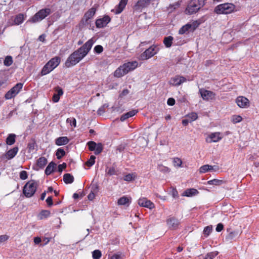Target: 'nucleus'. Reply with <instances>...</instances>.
I'll list each match as a JSON object with an SVG mask.
<instances>
[{"mask_svg": "<svg viewBox=\"0 0 259 259\" xmlns=\"http://www.w3.org/2000/svg\"><path fill=\"white\" fill-rule=\"evenodd\" d=\"M235 102L238 107L241 108H246L250 105L249 100L244 96L238 97L235 100Z\"/></svg>", "mask_w": 259, "mask_h": 259, "instance_id": "obj_11", "label": "nucleus"}, {"mask_svg": "<svg viewBox=\"0 0 259 259\" xmlns=\"http://www.w3.org/2000/svg\"><path fill=\"white\" fill-rule=\"evenodd\" d=\"M130 92L127 89H124L119 95V97L122 98L129 94Z\"/></svg>", "mask_w": 259, "mask_h": 259, "instance_id": "obj_60", "label": "nucleus"}, {"mask_svg": "<svg viewBox=\"0 0 259 259\" xmlns=\"http://www.w3.org/2000/svg\"><path fill=\"white\" fill-rule=\"evenodd\" d=\"M138 204L140 206L152 209L154 207V204L151 201L147 200L146 198L139 199Z\"/></svg>", "mask_w": 259, "mask_h": 259, "instance_id": "obj_18", "label": "nucleus"}, {"mask_svg": "<svg viewBox=\"0 0 259 259\" xmlns=\"http://www.w3.org/2000/svg\"><path fill=\"white\" fill-rule=\"evenodd\" d=\"M23 87V83L21 82L17 83L16 85H15L13 88L12 89L17 93V94H18L20 91L22 89V88Z\"/></svg>", "mask_w": 259, "mask_h": 259, "instance_id": "obj_44", "label": "nucleus"}, {"mask_svg": "<svg viewBox=\"0 0 259 259\" xmlns=\"http://www.w3.org/2000/svg\"><path fill=\"white\" fill-rule=\"evenodd\" d=\"M66 154L64 150L62 148H58L56 151V156L58 159H61Z\"/></svg>", "mask_w": 259, "mask_h": 259, "instance_id": "obj_37", "label": "nucleus"}, {"mask_svg": "<svg viewBox=\"0 0 259 259\" xmlns=\"http://www.w3.org/2000/svg\"><path fill=\"white\" fill-rule=\"evenodd\" d=\"M129 202L130 200L126 196L121 197L118 200L117 202L118 205H126V204L129 203Z\"/></svg>", "mask_w": 259, "mask_h": 259, "instance_id": "obj_41", "label": "nucleus"}, {"mask_svg": "<svg viewBox=\"0 0 259 259\" xmlns=\"http://www.w3.org/2000/svg\"><path fill=\"white\" fill-rule=\"evenodd\" d=\"M18 150L19 149L18 147H15L8 150L6 154L7 158L11 159L14 158L18 153Z\"/></svg>", "mask_w": 259, "mask_h": 259, "instance_id": "obj_23", "label": "nucleus"}, {"mask_svg": "<svg viewBox=\"0 0 259 259\" xmlns=\"http://www.w3.org/2000/svg\"><path fill=\"white\" fill-rule=\"evenodd\" d=\"M105 107H107V106H106V105H103L101 107L99 108V109L97 111V113L99 115H102L105 112Z\"/></svg>", "mask_w": 259, "mask_h": 259, "instance_id": "obj_57", "label": "nucleus"}, {"mask_svg": "<svg viewBox=\"0 0 259 259\" xmlns=\"http://www.w3.org/2000/svg\"><path fill=\"white\" fill-rule=\"evenodd\" d=\"M174 163L175 165L178 166H181L182 164V161L181 159L179 158L176 157L174 158L173 160Z\"/></svg>", "mask_w": 259, "mask_h": 259, "instance_id": "obj_53", "label": "nucleus"}, {"mask_svg": "<svg viewBox=\"0 0 259 259\" xmlns=\"http://www.w3.org/2000/svg\"><path fill=\"white\" fill-rule=\"evenodd\" d=\"M138 113L137 110H132L127 113H125L120 117V120L124 121L130 117H133Z\"/></svg>", "mask_w": 259, "mask_h": 259, "instance_id": "obj_24", "label": "nucleus"}, {"mask_svg": "<svg viewBox=\"0 0 259 259\" xmlns=\"http://www.w3.org/2000/svg\"><path fill=\"white\" fill-rule=\"evenodd\" d=\"M158 51L157 47L155 45H152L141 54V57L143 60L148 59L156 54Z\"/></svg>", "mask_w": 259, "mask_h": 259, "instance_id": "obj_8", "label": "nucleus"}, {"mask_svg": "<svg viewBox=\"0 0 259 259\" xmlns=\"http://www.w3.org/2000/svg\"><path fill=\"white\" fill-rule=\"evenodd\" d=\"M206 0H191L188 5L186 14L191 15L198 12L205 4Z\"/></svg>", "mask_w": 259, "mask_h": 259, "instance_id": "obj_3", "label": "nucleus"}, {"mask_svg": "<svg viewBox=\"0 0 259 259\" xmlns=\"http://www.w3.org/2000/svg\"><path fill=\"white\" fill-rule=\"evenodd\" d=\"M213 169V166L208 164L201 166L199 168L200 173H205Z\"/></svg>", "mask_w": 259, "mask_h": 259, "instance_id": "obj_36", "label": "nucleus"}, {"mask_svg": "<svg viewBox=\"0 0 259 259\" xmlns=\"http://www.w3.org/2000/svg\"><path fill=\"white\" fill-rule=\"evenodd\" d=\"M224 229V225L222 223H219L217 225L216 227V231L220 232Z\"/></svg>", "mask_w": 259, "mask_h": 259, "instance_id": "obj_62", "label": "nucleus"}, {"mask_svg": "<svg viewBox=\"0 0 259 259\" xmlns=\"http://www.w3.org/2000/svg\"><path fill=\"white\" fill-rule=\"evenodd\" d=\"M176 103L175 100L172 98H169L168 99L167 104L169 106H173Z\"/></svg>", "mask_w": 259, "mask_h": 259, "instance_id": "obj_61", "label": "nucleus"}, {"mask_svg": "<svg viewBox=\"0 0 259 259\" xmlns=\"http://www.w3.org/2000/svg\"><path fill=\"white\" fill-rule=\"evenodd\" d=\"M67 123H69L71 126H76V120L74 117L68 118L66 120Z\"/></svg>", "mask_w": 259, "mask_h": 259, "instance_id": "obj_50", "label": "nucleus"}, {"mask_svg": "<svg viewBox=\"0 0 259 259\" xmlns=\"http://www.w3.org/2000/svg\"><path fill=\"white\" fill-rule=\"evenodd\" d=\"M61 58L58 56H56L51 60H50L47 63V66H50L52 67L54 69L56 68L60 63Z\"/></svg>", "mask_w": 259, "mask_h": 259, "instance_id": "obj_19", "label": "nucleus"}, {"mask_svg": "<svg viewBox=\"0 0 259 259\" xmlns=\"http://www.w3.org/2000/svg\"><path fill=\"white\" fill-rule=\"evenodd\" d=\"M167 226L170 229L176 230L180 224V220L175 217L169 216L166 220Z\"/></svg>", "mask_w": 259, "mask_h": 259, "instance_id": "obj_10", "label": "nucleus"}, {"mask_svg": "<svg viewBox=\"0 0 259 259\" xmlns=\"http://www.w3.org/2000/svg\"><path fill=\"white\" fill-rule=\"evenodd\" d=\"M9 237L7 235H3L0 236V244L7 241Z\"/></svg>", "mask_w": 259, "mask_h": 259, "instance_id": "obj_56", "label": "nucleus"}, {"mask_svg": "<svg viewBox=\"0 0 259 259\" xmlns=\"http://www.w3.org/2000/svg\"><path fill=\"white\" fill-rule=\"evenodd\" d=\"M196 22L193 23V24L188 23L182 26L179 30V33L180 34H184L189 30H194L198 25L196 24Z\"/></svg>", "mask_w": 259, "mask_h": 259, "instance_id": "obj_16", "label": "nucleus"}, {"mask_svg": "<svg viewBox=\"0 0 259 259\" xmlns=\"http://www.w3.org/2000/svg\"><path fill=\"white\" fill-rule=\"evenodd\" d=\"M225 182L221 180L213 179L207 181V183L208 185H213L215 186H220L225 183Z\"/></svg>", "mask_w": 259, "mask_h": 259, "instance_id": "obj_38", "label": "nucleus"}, {"mask_svg": "<svg viewBox=\"0 0 259 259\" xmlns=\"http://www.w3.org/2000/svg\"><path fill=\"white\" fill-rule=\"evenodd\" d=\"M150 1L151 0H139L134 5V9L137 11H142L150 5Z\"/></svg>", "mask_w": 259, "mask_h": 259, "instance_id": "obj_14", "label": "nucleus"}, {"mask_svg": "<svg viewBox=\"0 0 259 259\" xmlns=\"http://www.w3.org/2000/svg\"><path fill=\"white\" fill-rule=\"evenodd\" d=\"M187 117L191 122L196 120L198 118V115L195 112H191L187 115Z\"/></svg>", "mask_w": 259, "mask_h": 259, "instance_id": "obj_42", "label": "nucleus"}, {"mask_svg": "<svg viewBox=\"0 0 259 259\" xmlns=\"http://www.w3.org/2000/svg\"><path fill=\"white\" fill-rule=\"evenodd\" d=\"M93 44L94 41L91 38L77 50L73 52L65 61V66L69 68L77 64L88 54Z\"/></svg>", "mask_w": 259, "mask_h": 259, "instance_id": "obj_1", "label": "nucleus"}, {"mask_svg": "<svg viewBox=\"0 0 259 259\" xmlns=\"http://www.w3.org/2000/svg\"><path fill=\"white\" fill-rule=\"evenodd\" d=\"M186 78L185 77L176 75L170 79L169 83L174 86H179L182 83L186 81Z\"/></svg>", "mask_w": 259, "mask_h": 259, "instance_id": "obj_17", "label": "nucleus"}, {"mask_svg": "<svg viewBox=\"0 0 259 259\" xmlns=\"http://www.w3.org/2000/svg\"><path fill=\"white\" fill-rule=\"evenodd\" d=\"M60 98V96H59V95H57L56 94H54L53 96V98H52V101L54 103H57V102H58L59 101Z\"/></svg>", "mask_w": 259, "mask_h": 259, "instance_id": "obj_63", "label": "nucleus"}, {"mask_svg": "<svg viewBox=\"0 0 259 259\" xmlns=\"http://www.w3.org/2000/svg\"><path fill=\"white\" fill-rule=\"evenodd\" d=\"M91 192L88 195V198L89 200H92L94 199L95 197V194L94 192H97L98 186L97 185L93 186L92 188Z\"/></svg>", "mask_w": 259, "mask_h": 259, "instance_id": "obj_40", "label": "nucleus"}, {"mask_svg": "<svg viewBox=\"0 0 259 259\" xmlns=\"http://www.w3.org/2000/svg\"><path fill=\"white\" fill-rule=\"evenodd\" d=\"M54 69L50 66H47V63L43 67L41 71V75H45L51 72Z\"/></svg>", "mask_w": 259, "mask_h": 259, "instance_id": "obj_35", "label": "nucleus"}, {"mask_svg": "<svg viewBox=\"0 0 259 259\" xmlns=\"http://www.w3.org/2000/svg\"><path fill=\"white\" fill-rule=\"evenodd\" d=\"M111 21V18L108 15L104 16L103 18L98 19L96 21V26L98 28L105 27Z\"/></svg>", "mask_w": 259, "mask_h": 259, "instance_id": "obj_13", "label": "nucleus"}, {"mask_svg": "<svg viewBox=\"0 0 259 259\" xmlns=\"http://www.w3.org/2000/svg\"><path fill=\"white\" fill-rule=\"evenodd\" d=\"M55 91L57 93L56 94L59 95V96H61L63 94V90L58 86L55 88Z\"/></svg>", "mask_w": 259, "mask_h": 259, "instance_id": "obj_54", "label": "nucleus"}, {"mask_svg": "<svg viewBox=\"0 0 259 259\" xmlns=\"http://www.w3.org/2000/svg\"><path fill=\"white\" fill-rule=\"evenodd\" d=\"M136 176L135 174H128L124 177L123 180L128 182L132 181L135 180Z\"/></svg>", "mask_w": 259, "mask_h": 259, "instance_id": "obj_46", "label": "nucleus"}, {"mask_svg": "<svg viewBox=\"0 0 259 259\" xmlns=\"http://www.w3.org/2000/svg\"><path fill=\"white\" fill-rule=\"evenodd\" d=\"M20 178L22 180H26L28 178V174L26 171L25 170H22L20 172Z\"/></svg>", "mask_w": 259, "mask_h": 259, "instance_id": "obj_52", "label": "nucleus"}, {"mask_svg": "<svg viewBox=\"0 0 259 259\" xmlns=\"http://www.w3.org/2000/svg\"><path fill=\"white\" fill-rule=\"evenodd\" d=\"M242 120V118L241 116L235 115L232 116L231 121L234 123H236L241 122Z\"/></svg>", "mask_w": 259, "mask_h": 259, "instance_id": "obj_49", "label": "nucleus"}, {"mask_svg": "<svg viewBox=\"0 0 259 259\" xmlns=\"http://www.w3.org/2000/svg\"><path fill=\"white\" fill-rule=\"evenodd\" d=\"M199 91L201 97L204 100L208 101L213 99L215 98V94L212 91L204 89H200Z\"/></svg>", "mask_w": 259, "mask_h": 259, "instance_id": "obj_12", "label": "nucleus"}, {"mask_svg": "<svg viewBox=\"0 0 259 259\" xmlns=\"http://www.w3.org/2000/svg\"><path fill=\"white\" fill-rule=\"evenodd\" d=\"M54 69L50 66H47V63L43 67L41 71V75H45L51 72Z\"/></svg>", "mask_w": 259, "mask_h": 259, "instance_id": "obj_34", "label": "nucleus"}, {"mask_svg": "<svg viewBox=\"0 0 259 259\" xmlns=\"http://www.w3.org/2000/svg\"><path fill=\"white\" fill-rule=\"evenodd\" d=\"M89 150L91 151H95V155L100 154L103 150V146L101 143L97 144L94 141H89L87 143Z\"/></svg>", "mask_w": 259, "mask_h": 259, "instance_id": "obj_7", "label": "nucleus"}, {"mask_svg": "<svg viewBox=\"0 0 259 259\" xmlns=\"http://www.w3.org/2000/svg\"><path fill=\"white\" fill-rule=\"evenodd\" d=\"M102 253L100 250H95L92 252V257L93 259H99L101 257Z\"/></svg>", "mask_w": 259, "mask_h": 259, "instance_id": "obj_48", "label": "nucleus"}, {"mask_svg": "<svg viewBox=\"0 0 259 259\" xmlns=\"http://www.w3.org/2000/svg\"><path fill=\"white\" fill-rule=\"evenodd\" d=\"M236 6L232 3H224L216 6L214 12L217 14H229L234 12Z\"/></svg>", "mask_w": 259, "mask_h": 259, "instance_id": "obj_4", "label": "nucleus"}, {"mask_svg": "<svg viewBox=\"0 0 259 259\" xmlns=\"http://www.w3.org/2000/svg\"><path fill=\"white\" fill-rule=\"evenodd\" d=\"M222 136L220 132L211 133L206 138V141L207 143L218 142L222 139Z\"/></svg>", "mask_w": 259, "mask_h": 259, "instance_id": "obj_15", "label": "nucleus"}, {"mask_svg": "<svg viewBox=\"0 0 259 259\" xmlns=\"http://www.w3.org/2000/svg\"><path fill=\"white\" fill-rule=\"evenodd\" d=\"M69 139L67 137H60L55 140V144L57 146L65 145L68 143Z\"/></svg>", "mask_w": 259, "mask_h": 259, "instance_id": "obj_22", "label": "nucleus"}, {"mask_svg": "<svg viewBox=\"0 0 259 259\" xmlns=\"http://www.w3.org/2000/svg\"><path fill=\"white\" fill-rule=\"evenodd\" d=\"M17 95V93L15 92L12 88L6 93L5 95V98L6 100H10L14 98Z\"/></svg>", "mask_w": 259, "mask_h": 259, "instance_id": "obj_32", "label": "nucleus"}, {"mask_svg": "<svg viewBox=\"0 0 259 259\" xmlns=\"http://www.w3.org/2000/svg\"><path fill=\"white\" fill-rule=\"evenodd\" d=\"M96 10V8L92 7L86 12L80 21V24L82 25H88L89 20L92 19L95 15Z\"/></svg>", "mask_w": 259, "mask_h": 259, "instance_id": "obj_9", "label": "nucleus"}, {"mask_svg": "<svg viewBox=\"0 0 259 259\" xmlns=\"http://www.w3.org/2000/svg\"><path fill=\"white\" fill-rule=\"evenodd\" d=\"M74 177L70 174L67 173L64 175L63 176V181L66 184H71L74 181Z\"/></svg>", "mask_w": 259, "mask_h": 259, "instance_id": "obj_29", "label": "nucleus"}, {"mask_svg": "<svg viewBox=\"0 0 259 259\" xmlns=\"http://www.w3.org/2000/svg\"><path fill=\"white\" fill-rule=\"evenodd\" d=\"M51 215V212L48 210H42L38 214L37 218L39 220L46 219Z\"/></svg>", "mask_w": 259, "mask_h": 259, "instance_id": "obj_28", "label": "nucleus"}, {"mask_svg": "<svg viewBox=\"0 0 259 259\" xmlns=\"http://www.w3.org/2000/svg\"><path fill=\"white\" fill-rule=\"evenodd\" d=\"M127 2L128 0H120L119 4L116 7L115 13L116 14H120L122 12L126 5Z\"/></svg>", "mask_w": 259, "mask_h": 259, "instance_id": "obj_21", "label": "nucleus"}, {"mask_svg": "<svg viewBox=\"0 0 259 259\" xmlns=\"http://www.w3.org/2000/svg\"><path fill=\"white\" fill-rule=\"evenodd\" d=\"M47 159L45 157H39L36 161V165L39 168H43L47 164Z\"/></svg>", "mask_w": 259, "mask_h": 259, "instance_id": "obj_25", "label": "nucleus"}, {"mask_svg": "<svg viewBox=\"0 0 259 259\" xmlns=\"http://www.w3.org/2000/svg\"><path fill=\"white\" fill-rule=\"evenodd\" d=\"M46 201L49 207H51L53 205V198L52 196L48 197Z\"/></svg>", "mask_w": 259, "mask_h": 259, "instance_id": "obj_58", "label": "nucleus"}, {"mask_svg": "<svg viewBox=\"0 0 259 259\" xmlns=\"http://www.w3.org/2000/svg\"><path fill=\"white\" fill-rule=\"evenodd\" d=\"M118 171L116 170L114 166L110 167L106 169V172L108 175H117Z\"/></svg>", "mask_w": 259, "mask_h": 259, "instance_id": "obj_39", "label": "nucleus"}, {"mask_svg": "<svg viewBox=\"0 0 259 259\" xmlns=\"http://www.w3.org/2000/svg\"><path fill=\"white\" fill-rule=\"evenodd\" d=\"M13 62V58L11 56H7L4 61V64L6 66H11Z\"/></svg>", "mask_w": 259, "mask_h": 259, "instance_id": "obj_43", "label": "nucleus"}, {"mask_svg": "<svg viewBox=\"0 0 259 259\" xmlns=\"http://www.w3.org/2000/svg\"><path fill=\"white\" fill-rule=\"evenodd\" d=\"M172 196L174 198H178L179 197L178 192L176 189H173L171 191Z\"/></svg>", "mask_w": 259, "mask_h": 259, "instance_id": "obj_64", "label": "nucleus"}, {"mask_svg": "<svg viewBox=\"0 0 259 259\" xmlns=\"http://www.w3.org/2000/svg\"><path fill=\"white\" fill-rule=\"evenodd\" d=\"M198 191L194 188L187 189L186 190L183 195L187 197H191L198 194Z\"/></svg>", "mask_w": 259, "mask_h": 259, "instance_id": "obj_26", "label": "nucleus"}, {"mask_svg": "<svg viewBox=\"0 0 259 259\" xmlns=\"http://www.w3.org/2000/svg\"><path fill=\"white\" fill-rule=\"evenodd\" d=\"M56 164L53 162H51L47 166L45 170V174L47 176L50 175L54 171Z\"/></svg>", "mask_w": 259, "mask_h": 259, "instance_id": "obj_27", "label": "nucleus"}, {"mask_svg": "<svg viewBox=\"0 0 259 259\" xmlns=\"http://www.w3.org/2000/svg\"><path fill=\"white\" fill-rule=\"evenodd\" d=\"M181 3V2H177L172 4H170L167 8V10L170 13L174 12L175 10L177 9L180 7Z\"/></svg>", "mask_w": 259, "mask_h": 259, "instance_id": "obj_33", "label": "nucleus"}, {"mask_svg": "<svg viewBox=\"0 0 259 259\" xmlns=\"http://www.w3.org/2000/svg\"><path fill=\"white\" fill-rule=\"evenodd\" d=\"M51 13V10L50 8L41 9L30 18L29 21L33 23L39 22L46 18Z\"/></svg>", "mask_w": 259, "mask_h": 259, "instance_id": "obj_6", "label": "nucleus"}, {"mask_svg": "<svg viewBox=\"0 0 259 259\" xmlns=\"http://www.w3.org/2000/svg\"><path fill=\"white\" fill-rule=\"evenodd\" d=\"M216 255L213 252H209L205 255L204 259H213Z\"/></svg>", "mask_w": 259, "mask_h": 259, "instance_id": "obj_59", "label": "nucleus"}, {"mask_svg": "<svg viewBox=\"0 0 259 259\" xmlns=\"http://www.w3.org/2000/svg\"><path fill=\"white\" fill-rule=\"evenodd\" d=\"M137 61L128 62L118 67L114 72V75L116 77H121L127 74L129 71L133 70L138 67Z\"/></svg>", "mask_w": 259, "mask_h": 259, "instance_id": "obj_2", "label": "nucleus"}, {"mask_svg": "<svg viewBox=\"0 0 259 259\" xmlns=\"http://www.w3.org/2000/svg\"><path fill=\"white\" fill-rule=\"evenodd\" d=\"M174 38L171 36L165 37L163 40V44L166 48H170L172 44Z\"/></svg>", "mask_w": 259, "mask_h": 259, "instance_id": "obj_31", "label": "nucleus"}, {"mask_svg": "<svg viewBox=\"0 0 259 259\" xmlns=\"http://www.w3.org/2000/svg\"><path fill=\"white\" fill-rule=\"evenodd\" d=\"M212 228L211 226H208L205 227L204 228V230L203 231L204 235L206 237H207V236H208L209 235L210 233L212 232Z\"/></svg>", "mask_w": 259, "mask_h": 259, "instance_id": "obj_45", "label": "nucleus"}, {"mask_svg": "<svg viewBox=\"0 0 259 259\" xmlns=\"http://www.w3.org/2000/svg\"><path fill=\"white\" fill-rule=\"evenodd\" d=\"M95 156L91 155L89 159L86 162L85 164L89 167L92 166L95 162Z\"/></svg>", "mask_w": 259, "mask_h": 259, "instance_id": "obj_47", "label": "nucleus"}, {"mask_svg": "<svg viewBox=\"0 0 259 259\" xmlns=\"http://www.w3.org/2000/svg\"><path fill=\"white\" fill-rule=\"evenodd\" d=\"M16 135L14 134H9L6 139V144L8 145H12L14 144L16 141Z\"/></svg>", "mask_w": 259, "mask_h": 259, "instance_id": "obj_30", "label": "nucleus"}, {"mask_svg": "<svg viewBox=\"0 0 259 259\" xmlns=\"http://www.w3.org/2000/svg\"><path fill=\"white\" fill-rule=\"evenodd\" d=\"M38 183L34 180L27 182L23 189V193L27 198L31 197L36 192L38 187Z\"/></svg>", "mask_w": 259, "mask_h": 259, "instance_id": "obj_5", "label": "nucleus"}, {"mask_svg": "<svg viewBox=\"0 0 259 259\" xmlns=\"http://www.w3.org/2000/svg\"><path fill=\"white\" fill-rule=\"evenodd\" d=\"M26 15L22 13H19L16 15L14 19V24L15 25H19L23 23Z\"/></svg>", "mask_w": 259, "mask_h": 259, "instance_id": "obj_20", "label": "nucleus"}, {"mask_svg": "<svg viewBox=\"0 0 259 259\" xmlns=\"http://www.w3.org/2000/svg\"><path fill=\"white\" fill-rule=\"evenodd\" d=\"M94 51L97 54H101L103 51V48L101 45H97L94 48Z\"/></svg>", "mask_w": 259, "mask_h": 259, "instance_id": "obj_51", "label": "nucleus"}, {"mask_svg": "<svg viewBox=\"0 0 259 259\" xmlns=\"http://www.w3.org/2000/svg\"><path fill=\"white\" fill-rule=\"evenodd\" d=\"M66 166H67V164L65 162H63L61 164H59L58 165V171L60 172H61L63 171V169L66 168Z\"/></svg>", "mask_w": 259, "mask_h": 259, "instance_id": "obj_55", "label": "nucleus"}]
</instances>
